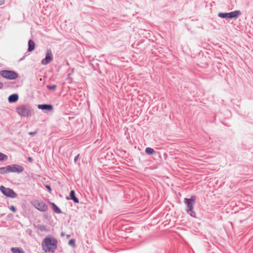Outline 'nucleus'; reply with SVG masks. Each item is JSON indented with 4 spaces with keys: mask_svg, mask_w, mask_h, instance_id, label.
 I'll return each mask as SVG.
<instances>
[{
    "mask_svg": "<svg viewBox=\"0 0 253 253\" xmlns=\"http://www.w3.org/2000/svg\"><path fill=\"white\" fill-rule=\"evenodd\" d=\"M11 251L12 253H25L23 250L20 248H11Z\"/></svg>",
    "mask_w": 253,
    "mask_h": 253,
    "instance_id": "nucleus-14",
    "label": "nucleus"
},
{
    "mask_svg": "<svg viewBox=\"0 0 253 253\" xmlns=\"http://www.w3.org/2000/svg\"><path fill=\"white\" fill-rule=\"evenodd\" d=\"M38 228L41 230V231H46V227L43 225H39L38 226Z\"/></svg>",
    "mask_w": 253,
    "mask_h": 253,
    "instance_id": "nucleus-19",
    "label": "nucleus"
},
{
    "mask_svg": "<svg viewBox=\"0 0 253 253\" xmlns=\"http://www.w3.org/2000/svg\"><path fill=\"white\" fill-rule=\"evenodd\" d=\"M64 235H65V233H63V232L61 233V236H64Z\"/></svg>",
    "mask_w": 253,
    "mask_h": 253,
    "instance_id": "nucleus-29",
    "label": "nucleus"
},
{
    "mask_svg": "<svg viewBox=\"0 0 253 253\" xmlns=\"http://www.w3.org/2000/svg\"><path fill=\"white\" fill-rule=\"evenodd\" d=\"M0 75L3 78L9 80H14L18 77V73L11 70L1 71Z\"/></svg>",
    "mask_w": 253,
    "mask_h": 253,
    "instance_id": "nucleus-5",
    "label": "nucleus"
},
{
    "mask_svg": "<svg viewBox=\"0 0 253 253\" xmlns=\"http://www.w3.org/2000/svg\"><path fill=\"white\" fill-rule=\"evenodd\" d=\"M0 191L4 196L7 197L15 198L17 196V194L12 189L5 187L2 185L0 186Z\"/></svg>",
    "mask_w": 253,
    "mask_h": 253,
    "instance_id": "nucleus-6",
    "label": "nucleus"
},
{
    "mask_svg": "<svg viewBox=\"0 0 253 253\" xmlns=\"http://www.w3.org/2000/svg\"><path fill=\"white\" fill-rule=\"evenodd\" d=\"M53 59V55L51 50L48 49L46 51L45 57L41 61V64L46 65L49 64Z\"/></svg>",
    "mask_w": 253,
    "mask_h": 253,
    "instance_id": "nucleus-9",
    "label": "nucleus"
},
{
    "mask_svg": "<svg viewBox=\"0 0 253 253\" xmlns=\"http://www.w3.org/2000/svg\"><path fill=\"white\" fill-rule=\"evenodd\" d=\"M17 114L22 117H31L34 113L32 107L29 104H23L16 108Z\"/></svg>",
    "mask_w": 253,
    "mask_h": 253,
    "instance_id": "nucleus-1",
    "label": "nucleus"
},
{
    "mask_svg": "<svg viewBox=\"0 0 253 253\" xmlns=\"http://www.w3.org/2000/svg\"><path fill=\"white\" fill-rule=\"evenodd\" d=\"M32 205L33 206L37 209L38 210L42 211L44 212L46 211L47 209V206L46 205V204L42 201H39V200H34L32 202Z\"/></svg>",
    "mask_w": 253,
    "mask_h": 253,
    "instance_id": "nucleus-7",
    "label": "nucleus"
},
{
    "mask_svg": "<svg viewBox=\"0 0 253 253\" xmlns=\"http://www.w3.org/2000/svg\"><path fill=\"white\" fill-rule=\"evenodd\" d=\"M196 197L192 196L190 198H185L184 203L187 206L186 211L192 217H196V213L193 211V207L195 203Z\"/></svg>",
    "mask_w": 253,
    "mask_h": 253,
    "instance_id": "nucleus-3",
    "label": "nucleus"
},
{
    "mask_svg": "<svg viewBox=\"0 0 253 253\" xmlns=\"http://www.w3.org/2000/svg\"><path fill=\"white\" fill-rule=\"evenodd\" d=\"M80 156V154H78L77 156H76L74 158V162L76 163V162L78 161L79 158Z\"/></svg>",
    "mask_w": 253,
    "mask_h": 253,
    "instance_id": "nucleus-23",
    "label": "nucleus"
},
{
    "mask_svg": "<svg viewBox=\"0 0 253 253\" xmlns=\"http://www.w3.org/2000/svg\"><path fill=\"white\" fill-rule=\"evenodd\" d=\"M241 15V12L240 10H235L229 13L220 12L218 14V17L222 18H234L237 19Z\"/></svg>",
    "mask_w": 253,
    "mask_h": 253,
    "instance_id": "nucleus-4",
    "label": "nucleus"
},
{
    "mask_svg": "<svg viewBox=\"0 0 253 253\" xmlns=\"http://www.w3.org/2000/svg\"><path fill=\"white\" fill-rule=\"evenodd\" d=\"M9 172L8 166L0 168V174H3Z\"/></svg>",
    "mask_w": 253,
    "mask_h": 253,
    "instance_id": "nucleus-15",
    "label": "nucleus"
},
{
    "mask_svg": "<svg viewBox=\"0 0 253 253\" xmlns=\"http://www.w3.org/2000/svg\"><path fill=\"white\" fill-rule=\"evenodd\" d=\"M28 160L30 162H32L33 161V159L31 157H29Z\"/></svg>",
    "mask_w": 253,
    "mask_h": 253,
    "instance_id": "nucleus-27",
    "label": "nucleus"
},
{
    "mask_svg": "<svg viewBox=\"0 0 253 253\" xmlns=\"http://www.w3.org/2000/svg\"><path fill=\"white\" fill-rule=\"evenodd\" d=\"M9 209L11 211L13 212H15L16 211V209L13 206H11Z\"/></svg>",
    "mask_w": 253,
    "mask_h": 253,
    "instance_id": "nucleus-22",
    "label": "nucleus"
},
{
    "mask_svg": "<svg viewBox=\"0 0 253 253\" xmlns=\"http://www.w3.org/2000/svg\"><path fill=\"white\" fill-rule=\"evenodd\" d=\"M9 172L21 173L23 171L24 168L20 165L13 164L8 166Z\"/></svg>",
    "mask_w": 253,
    "mask_h": 253,
    "instance_id": "nucleus-8",
    "label": "nucleus"
},
{
    "mask_svg": "<svg viewBox=\"0 0 253 253\" xmlns=\"http://www.w3.org/2000/svg\"><path fill=\"white\" fill-rule=\"evenodd\" d=\"M53 211L56 213H61V210L54 203H51Z\"/></svg>",
    "mask_w": 253,
    "mask_h": 253,
    "instance_id": "nucleus-16",
    "label": "nucleus"
},
{
    "mask_svg": "<svg viewBox=\"0 0 253 253\" xmlns=\"http://www.w3.org/2000/svg\"><path fill=\"white\" fill-rule=\"evenodd\" d=\"M4 3V0H0V5L3 4Z\"/></svg>",
    "mask_w": 253,
    "mask_h": 253,
    "instance_id": "nucleus-26",
    "label": "nucleus"
},
{
    "mask_svg": "<svg viewBox=\"0 0 253 253\" xmlns=\"http://www.w3.org/2000/svg\"><path fill=\"white\" fill-rule=\"evenodd\" d=\"M7 158V156L6 155L0 152V161H3Z\"/></svg>",
    "mask_w": 253,
    "mask_h": 253,
    "instance_id": "nucleus-18",
    "label": "nucleus"
},
{
    "mask_svg": "<svg viewBox=\"0 0 253 253\" xmlns=\"http://www.w3.org/2000/svg\"><path fill=\"white\" fill-rule=\"evenodd\" d=\"M56 240L46 237L42 242V249L45 252H54L57 247Z\"/></svg>",
    "mask_w": 253,
    "mask_h": 253,
    "instance_id": "nucleus-2",
    "label": "nucleus"
},
{
    "mask_svg": "<svg viewBox=\"0 0 253 253\" xmlns=\"http://www.w3.org/2000/svg\"><path fill=\"white\" fill-rule=\"evenodd\" d=\"M45 187H46V188H47V189L49 191H50L51 190V187H50V186L49 185H46L45 186Z\"/></svg>",
    "mask_w": 253,
    "mask_h": 253,
    "instance_id": "nucleus-24",
    "label": "nucleus"
},
{
    "mask_svg": "<svg viewBox=\"0 0 253 253\" xmlns=\"http://www.w3.org/2000/svg\"><path fill=\"white\" fill-rule=\"evenodd\" d=\"M3 86V84L0 82V89Z\"/></svg>",
    "mask_w": 253,
    "mask_h": 253,
    "instance_id": "nucleus-28",
    "label": "nucleus"
},
{
    "mask_svg": "<svg viewBox=\"0 0 253 253\" xmlns=\"http://www.w3.org/2000/svg\"><path fill=\"white\" fill-rule=\"evenodd\" d=\"M70 199L73 200L76 203L79 202L78 199L75 196V193L74 190H72L70 194Z\"/></svg>",
    "mask_w": 253,
    "mask_h": 253,
    "instance_id": "nucleus-13",
    "label": "nucleus"
},
{
    "mask_svg": "<svg viewBox=\"0 0 253 253\" xmlns=\"http://www.w3.org/2000/svg\"><path fill=\"white\" fill-rule=\"evenodd\" d=\"M36 133H37V131L29 132V134L30 135H34V134H36Z\"/></svg>",
    "mask_w": 253,
    "mask_h": 253,
    "instance_id": "nucleus-25",
    "label": "nucleus"
},
{
    "mask_svg": "<svg viewBox=\"0 0 253 253\" xmlns=\"http://www.w3.org/2000/svg\"><path fill=\"white\" fill-rule=\"evenodd\" d=\"M46 87L48 89H50V90H55V88H56V85L55 84H53L52 85H47L46 86Z\"/></svg>",
    "mask_w": 253,
    "mask_h": 253,
    "instance_id": "nucleus-20",
    "label": "nucleus"
},
{
    "mask_svg": "<svg viewBox=\"0 0 253 253\" xmlns=\"http://www.w3.org/2000/svg\"><path fill=\"white\" fill-rule=\"evenodd\" d=\"M8 100L10 103L15 102L18 100V95L17 94H11L8 97Z\"/></svg>",
    "mask_w": 253,
    "mask_h": 253,
    "instance_id": "nucleus-11",
    "label": "nucleus"
},
{
    "mask_svg": "<svg viewBox=\"0 0 253 253\" xmlns=\"http://www.w3.org/2000/svg\"><path fill=\"white\" fill-rule=\"evenodd\" d=\"M69 245L73 247L75 246V242L74 239H71L69 242Z\"/></svg>",
    "mask_w": 253,
    "mask_h": 253,
    "instance_id": "nucleus-21",
    "label": "nucleus"
},
{
    "mask_svg": "<svg viewBox=\"0 0 253 253\" xmlns=\"http://www.w3.org/2000/svg\"><path fill=\"white\" fill-rule=\"evenodd\" d=\"M35 42L32 40H29L28 42V51L29 52H31L35 49Z\"/></svg>",
    "mask_w": 253,
    "mask_h": 253,
    "instance_id": "nucleus-12",
    "label": "nucleus"
},
{
    "mask_svg": "<svg viewBox=\"0 0 253 253\" xmlns=\"http://www.w3.org/2000/svg\"><path fill=\"white\" fill-rule=\"evenodd\" d=\"M38 108L41 110H46L52 111L53 110V106L50 104H40L38 105Z\"/></svg>",
    "mask_w": 253,
    "mask_h": 253,
    "instance_id": "nucleus-10",
    "label": "nucleus"
},
{
    "mask_svg": "<svg viewBox=\"0 0 253 253\" xmlns=\"http://www.w3.org/2000/svg\"><path fill=\"white\" fill-rule=\"evenodd\" d=\"M145 151L148 155H152L155 152L154 149L150 147H147Z\"/></svg>",
    "mask_w": 253,
    "mask_h": 253,
    "instance_id": "nucleus-17",
    "label": "nucleus"
}]
</instances>
